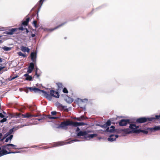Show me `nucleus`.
<instances>
[{
    "mask_svg": "<svg viewBox=\"0 0 160 160\" xmlns=\"http://www.w3.org/2000/svg\"><path fill=\"white\" fill-rule=\"evenodd\" d=\"M28 89L31 92L34 91L35 92H42L46 98L48 99H50L51 98V96H53L57 98H58L59 97V93L55 91L54 90H51L50 91V95L47 93V92L43 90H40L39 89L36 87H28Z\"/></svg>",
    "mask_w": 160,
    "mask_h": 160,
    "instance_id": "f257e3e1",
    "label": "nucleus"
},
{
    "mask_svg": "<svg viewBox=\"0 0 160 160\" xmlns=\"http://www.w3.org/2000/svg\"><path fill=\"white\" fill-rule=\"evenodd\" d=\"M129 128L130 129L128 128L124 129L122 131L124 132L126 134H129L132 133H135L133 131L135 130H137V129L139 128L138 126H137L135 124H130Z\"/></svg>",
    "mask_w": 160,
    "mask_h": 160,
    "instance_id": "f03ea898",
    "label": "nucleus"
},
{
    "mask_svg": "<svg viewBox=\"0 0 160 160\" xmlns=\"http://www.w3.org/2000/svg\"><path fill=\"white\" fill-rule=\"evenodd\" d=\"M152 118H146V117H142L138 118L136 121L137 123H141L146 122L147 121H152Z\"/></svg>",
    "mask_w": 160,
    "mask_h": 160,
    "instance_id": "7ed1b4c3",
    "label": "nucleus"
},
{
    "mask_svg": "<svg viewBox=\"0 0 160 160\" xmlns=\"http://www.w3.org/2000/svg\"><path fill=\"white\" fill-rule=\"evenodd\" d=\"M67 126H73V121L68 120L66 121L61 122L60 125V127L62 128Z\"/></svg>",
    "mask_w": 160,
    "mask_h": 160,
    "instance_id": "20e7f679",
    "label": "nucleus"
},
{
    "mask_svg": "<svg viewBox=\"0 0 160 160\" xmlns=\"http://www.w3.org/2000/svg\"><path fill=\"white\" fill-rule=\"evenodd\" d=\"M4 33L7 35H12L14 33L19 34H20V32H17V29H16V28H12L9 30L8 31L4 32Z\"/></svg>",
    "mask_w": 160,
    "mask_h": 160,
    "instance_id": "39448f33",
    "label": "nucleus"
},
{
    "mask_svg": "<svg viewBox=\"0 0 160 160\" xmlns=\"http://www.w3.org/2000/svg\"><path fill=\"white\" fill-rule=\"evenodd\" d=\"M57 114H58L59 115V117H52L50 115H48L47 117L48 118L50 119H58V118H59V117L61 116V113L60 112H57L55 111H52L51 112V114L52 115H56Z\"/></svg>",
    "mask_w": 160,
    "mask_h": 160,
    "instance_id": "423d86ee",
    "label": "nucleus"
},
{
    "mask_svg": "<svg viewBox=\"0 0 160 160\" xmlns=\"http://www.w3.org/2000/svg\"><path fill=\"white\" fill-rule=\"evenodd\" d=\"M16 152H8L6 150H4V149H2V148H0V157L8 154L14 153Z\"/></svg>",
    "mask_w": 160,
    "mask_h": 160,
    "instance_id": "0eeeda50",
    "label": "nucleus"
},
{
    "mask_svg": "<svg viewBox=\"0 0 160 160\" xmlns=\"http://www.w3.org/2000/svg\"><path fill=\"white\" fill-rule=\"evenodd\" d=\"M130 123V121L129 119H122L120 121L119 125L120 126H125Z\"/></svg>",
    "mask_w": 160,
    "mask_h": 160,
    "instance_id": "6e6552de",
    "label": "nucleus"
},
{
    "mask_svg": "<svg viewBox=\"0 0 160 160\" xmlns=\"http://www.w3.org/2000/svg\"><path fill=\"white\" fill-rule=\"evenodd\" d=\"M56 105L57 106L58 108L60 110H64V111L68 112V110L67 108H65V106H63L62 104L58 102H57L56 103Z\"/></svg>",
    "mask_w": 160,
    "mask_h": 160,
    "instance_id": "1a4fd4ad",
    "label": "nucleus"
},
{
    "mask_svg": "<svg viewBox=\"0 0 160 160\" xmlns=\"http://www.w3.org/2000/svg\"><path fill=\"white\" fill-rule=\"evenodd\" d=\"M22 116L24 118H30L32 117H37L39 116L38 115H32L29 113H27L25 114H22Z\"/></svg>",
    "mask_w": 160,
    "mask_h": 160,
    "instance_id": "9d476101",
    "label": "nucleus"
},
{
    "mask_svg": "<svg viewBox=\"0 0 160 160\" xmlns=\"http://www.w3.org/2000/svg\"><path fill=\"white\" fill-rule=\"evenodd\" d=\"M118 137V135H110L109 137L108 138V140L109 141L112 142L115 140Z\"/></svg>",
    "mask_w": 160,
    "mask_h": 160,
    "instance_id": "9b49d317",
    "label": "nucleus"
},
{
    "mask_svg": "<svg viewBox=\"0 0 160 160\" xmlns=\"http://www.w3.org/2000/svg\"><path fill=\"white\" fill-rule=\"evenodd\" d=\"M30 55L31 60L34 62H35L37 57L36 53L34 52H32L31 53Z\"/></svg>",
    "mask_w": 160,
    "mask_h": 160,
    "instance_id": "f8f14e48",
    "label": "nucleus"
},
{
    "mask_svg": "<svg viewBox=\"0 0 160 160\" xmlns=\"http://www.w3.org/2000/svg\"><path fill=\"white\" fill-rule=\"evenodd\" d=\"M12 146V148L13 149H18V148H16V147H17V146L15 145H13L12 144H6V145L4 146V147L6 148L7 150H8L10 151V149L11 148H9V147H9V146Z\"/></svg>",
    "mask_w": 160,
    "mask_h": 160,
    "instance_id": "ddd939ff",
    "label": "nucleus"
},
{
    "mask_svg": "<svg viewBox=\"0 0 160 160\" xmlns=\"http://www.w3.org/2000/svg\"><path fill=\"white\" fill-rule=\"evenodd\" d=\"M147 130L148 131H151V132L153 131H156L158 130H160V126H156L154 127L153 128H147Z\"/></svg>",
    "mask_w": 160,
    "mask_h": 160,
    "instance_id": "4468645a",
    "label": "nucleus"
},
{
    "mask_svg": "<svg viewBox=\"0 0 160 160\" xmlns=\"http://www.w3.org/2000/svg\"><path fill=\"white\" fill-rule=\"evenodd\" d=\"M87 124L83 122H73V126L77 127L80 126L85 125Z\"/></svg>",
    "mask_w": 160,
    "mask_h": 160,
    "instance_id": "2eb2a0df",
    "label": "nucleus"
},
{
    "mask_svg": "<svg viewBox=\"0 0 160 160\" xmlns=\"http://www.w3.org/2000/svg\"><path fill=\"white\" fill-rule=\"evenodd\" d=\"M21 50L22 52L28 53L29 52L30 50V49L28 48L23 46L21 47Z\"/></svg>",
    "mask_w": 160,
    "mask_h": 160,
    "instance_id": "dca6fc26",
    "label": "nucleus"
},
{
    "mask_svg": "<svg viewBox=\"0 0 160 160\" xmlns=\"http://www.w3.org/2000/svg\"><path fill=\"white\" fill-rule=\"evenodd\" d=\"M27 17V16L26 17V20L22 22V26H26L28 25L30 20V18L29 17Z\"/></svg>",
    "mask_w": 160,
    "mask_h": 160,
    "instance_id": "f3484780",
    "label": "nucleus"
},
{
    "mask_svg": "<svg viewBox=\"0 0 160 160\" xmlns=\"http://www.w3.org/2000/svg\"><path fill=\"white\" fill-rule=\"evenodd\" d=\"M16 130V129H15L14 128H13L10 129L9 130V131L5 134V137H7L8 136L11 135Z\"/></svg>",
    "mask_w": 160,
    "mask_h": 160,
    "instance_id": "a211bd4d",
    "label": "nucleus"
},
{
    "mask_svg": "<svg viewBox=\"0 0 160 160\" xmlns=\"http://www.w3.org/2000/svg\"><path fill=\"white\" fill-rule=\"evenodd\" d=\"M87 134V133L86 131H80L77 134V136L78 137L81 136H84Z\"/></svg>",
    "mask_w": 160,
    "mask_h": 160,
    "instance_id": "6ab92c4d",
    "label": "nucleus"
},
{
    "mask_svg": "<svg viewBox=\"0 0 160 160\" xmlns=\"http://www.w3.org/2000/svg\"><path fill=\"white\" fill-rule=\"evenodd\" d=\"M114 128L115 127L113 126H111L110 128H109L108 127L106 130V132H114Z\"/></svg>",
    "mask_w": 160,
    "mask_h": 160,
    "instance_id": "aec40b11",
    "label": "nucleus"
},
{
    "mask_svg": "<svg viewBox=\"0 0 160 160\" xmlns=\"http://www.w3.org/2000/svg\"><path fill=\"white\" fill-rule=\"evenodd\" d=\"M133 132H135V133H139L140 132H142L146 134H147L148 132L147 131L144 130H141L140 129L135 130Z\"/></svg>",
    "mask_w": 160,
    "mask_h": 160,
    "instance_id": "412c9836",
    "label": "nucleus"
},
{
    "mask_svg": "<svg viewBox=\"0 0 160 160\" xmlns=\"http://www.w3.org/2000/svg\"><path fill=\"white\" fill-rule=\"evenodd\" d=\"M56 84L58 87V90H61V89H62L63 85L62 83L58 82L56 83Z\"/></svg>",
    "mask_w": 160,
    "mask_h": 160,
    "instance_id": "4be33fe9",
    "label": "nucleus"
},
{
    "mask_svg": "<svg viewBox=\"0 0 160 160\" xmlns=\"http://www.w3.org/2000/svg\"><path fill=\"white\" fill-rule=\"evenodd\" d=\"M63 145V144L62 142H57L54 143L53 145L54 147H57L61 146Z\"/></svg>",
    "mask_w": 160,
    "mask_h": 160,
    "instance_id": "5701e85b",
    "label": "nucleus"
},
{
    "mask_svg": "<svg viewBox=\"0 0 160 160\" xmlns=\"http://www.w3.org/2000/svg\"><path fill=\"white\" fill-rule=\"evenodd\" d=\"M97 136V134H89L86 137V138H93L94 137H96Z\"/></svg>",
    "mask_w": 160,
    "mask_h": 160,
    "instance_id": "b1692460",
    "label": "nucleus"
},
{
    "mask_svg": "<svg viewBox=\"0 0 160 160\" xmlns=\"http://www.w3.org/2000/svg\"><path fill=\"white\" fill-rule=\"evenodd\" d=\"M28 108L30 109V111L32 112L35 111L36 109L35 106H28Z\"/></svg>",
    "mask_w": 160,
    "mask_h": 160,
    "instance_id": "393cba45",
    "label": "nucleus"
},
{
    "mask_svg": "<svg viewBox=\"0 0 160 160\" xmlns=\"http://www.w3.org/2000/svg\"><path fill=\"white\" fill-rule=\"evenodd\" d=\"M65 23V22L61 24L58 25V26L55 27L53 28L52 29L51 31H52L54 30H55V29H57L60 28V27H61Z\"/></svg>",
    "mask_w": 160,
    "mask_h": 160,
    "instance_id": "a878e982",
    "label": "nucleus"
},
{
    "mask_svg": "<svg viewBox=\"0 0 160 160\" xmlns=\"http://www.w3.org/2000/svg\"><path fill=\"white\" fill-rule=\"evenodd\" d=\"M23 26H22L21 24V26L20 27L18 28H16L17 29V32H20L19 30L22 31L25 28H24L22 27Z\"/></svg>",
    "mask_w": 160,
    "mask_h": 160,
    "instance_id": "bb28decb",
    "label": "nucleus"
},
{
    "mask_svg": "<svg viewBox=\"0 0 160 160\" xmlns=\"http://www.w3.org/2000/svg\"><path fill=\"white\" fill-rule=\"evenodd\" d=\"M38 68H36V69L35 71V75L37 76V78H39L41 75H40V73H38Z\"/></svg>",
    "mask_w": 160,
    "mask_h": 160,
    "instance_id": "cd10ccee",
    "label": "nucleus"
},
{
    "mask_svg": "<svg viewBox=\"0 0 160 160\" xmlns=\"http://www.w3.org/2000/svg\"><path fill=\"white\" fill-rule=\"evenodd\" d=\"M32 77L31 76L28 75L27 77L26 78V80L29 81H31L32 80Z\"/></svg>",
    "mask_w": 160,
    "mask_h": 160,
    "instance_id": "c85d7f7f",
    "label": "nucleus"
},
{
    "mask_svg": "<svg viewBox=\"0 0 160 160\" xmlns=\"http://www.w3.org/2000/svg\"><path fill=\"white\" fill-rule=\"evenodd\" d=\"M30 68L34 69V64L33 62H31L28 67Z\"/></svg>",
    "mask_w": 160,
    "mask_h": 160,
    "instance_id": "c756f323",
    "label": "nucleus"
},
{
    "mask_svg": "<svg viewBox=\"0 0 160 160\" xmlns=\"http://www.w3.org/2000/svg\"><path fill=\"white\" fill-rule=\"evenodd\" d=\"M2 48L5 51H8L11 50V48H10L6 46H5L3 48Z\"/></svg>",
    "mask_w": 160,
    "mask_h": 160,
    "instance_id": "7c9ffc66",
    "label": "nucleus"
},
{
    "mask_svg": "<svg viewBox=\"0 0 160 160\" xmlns=\"http://www.w3.org/2000/svg\"><path fill=\"white\" fill-rule=\"evenodd\" d=\"M62 92L64 93H68V91L66 88H64L62 90Z\"/></svg>",
    "mask_w": 160,
    "mask_h": 160,
    "instance_id": "2f4dec72",
    "label": "nucleus"
},
{
    "mask_svg": "<svg viewBox=\"0 0 160 160\" xmlns=\"http://www.w3.org/2000/svg\"><path fill=\"white\" fill-rule=\"evenodd\" d=\"M33 69L32 68H30L29 67H28V70L27 71V72H28V73H31L32 72Z\"/></svg>",
    "mask_w": 160,
    "mask_h": 160,
    "instance_id": "473e14b6",
    "label": "nucleus"
},
{
    "mask_svg": "<svg viewBox=\"0 0 160 160\" xmlns=\"http://www.w3.org/2000/svg\"><path fill=\"white\" fill-rule=\"evenodd\" d=\"M111 122L109 120L107 121V122L105 123L107 126L108 127L110 126L111 125Z\"/></svg>",
    "mask_w": 160,
    "mask_h": 160,
    "instance_id": "72a5a7b5",
    "label": "nucleus"
},
{
    "mask_svg": "<svg viewBox=\"0 0 160 160\" xmlns=\"http://www.w3.org/2000/svg\"><path fill=\"white\" fill-rule=\"evenodd\" d=\"M33 24L36 28H37L38 27L37 25V21H36L34 20L33 21Z\"/></svg>",
    "mask_w": 160,
    "mask_h": 160,
    "instance_id": "f704fd0d",
    "label": "nucleus"
},
{
    "mask_svg": "<svg viewBox=\"0 0 160 160\" xmlns=\"http://www.w3.org/2000/svg\"><path fill=\"white\" fill-rule=\"evenodd\" d=\"M101 127L102 128H107L108 127V126H107V125H106V124L105 123L103 125H101Z\"/></svg>",
    "mask_w": 160,
    "mask_h": 160,
    "instance_id": "c9c22d12",
    "label": "nucleus"
},
{
    "mask_svg": "<svg viewBox=\"0 0 160 160\" xmlns=\"http://www.w3.org/2000/svg\"><path fill=\"white\" fill-rule=\"evenodd\" d=\"M7 121V119L5 118H3L0 121V122L1 123Z\"/></svg>",
    "mask_w": 160,
    "mask_h": 160,
    "instance_id": "e433bc0d",
    "label": "nucleus"
},
{
    "mask_svg": "<svg viewBox=\"0 0 160 160\" xmlns=\"http://www.w3.org/2000/svg\"><path fill=\"white\" fill-rule=\"evenodd\" d=\"M80 118V119H81V120L85 119L86 118H87V117L85 118L84 116H82Z\"/></svg>",
    "mask_w": 160,
    "mask_h": 160,
    "instance_id": "4c0bfd02",
    "label": "nucleus"
},
{
    "mask_svg": "<svg viewBox=\"0 0 160 160\" xmlns=\"http://www.w3.org/2000/svg\"><path fill=\"white\" fill-rule=\"evenodd\" d=\"M13 137V135H10V136L8 138H9V140H11L12 138Z\"/></svg>",
    "mask_w": 160,
    "mask_h": 160,
    "instance_id": "58836bf2",
    "label": "nucleus"
},
{
    "mask_svg": "<svg viewBox=\"0 0 160 160\" xmlns=\"http://www.w3.org/2000/svg\"><path fill=\"white\" fill-rule=\"evenodd\" d=\"M74 119L78 120V121H81V119H80V118H74Z\"/></svg>",
    "mask_w": 160,
    "mask_h": 160,
    "instance_id": "ea45409f",
    "label": "nucleus"
},
{
    "mask_svg": "<svg viewBox=\"0 0 160 160\" xmlns=\"http://www.w3.org/2000/svg\"><path fill=\"white\" fill-rule=\"evenodd\" d=\"M23 53H22L21 52H18V55L19 56H22L23 55Z\"/></svg>",
    "mask_w": 160,
    "mask_h": 160,
    "instance_id": "a19ab883",
    "label": "nucleus"
},
{
    "mask_svg": "<svg viewBox=\"0 0 160 160\" xmlns=\"http://www.w3.org/2000/svg\"><path fill=\"white\" fill-rule=\"evenodd\" d=\"M45 118H42V117L41 118H37L36 119L38 120V121H40L41 120H42Z\"/></svg>",
    "mask_w": 160,
    "mask_h": 160,
    "instance_id": "79ce46f5",
    "label": "nucleus"
},
{
    "mask_svg": "<svg viewBox=\"0 0 160 160\" xmlns=\"http://www.w3.org/2000/svg\"><path fill=\"white\" fill-rule=\"evenodd\" d=\"M4 117V115L2 113H0V117L3 118Z\"/></svg>",
    "mask_w": 160,
    "mask_h": 160,
    "instance_id": "37998d69",
    "label": "nucleus"
},
{
    "mask_svg": "<svg viewBox=\"0 0 160 160\" xmlns=\"http://www.w3.org/2000/svg\"><path fill=\"white\" fill-rule=\"evenodd\" d=\"M28 90L29 89H28V88H27L25 90V91L27 93H28Z\"/></svg>",
    "mask_w": 160,
    "mask_h": 160,
    "instance_id": "c03bdc74",
    "label": "nucleus"
},
{
    "mask_svg": "<svg viewBox=\"0 0 160 160\" xmlns=\"http://www.w3.org/2000/svg\"><path fill=\"white\" fill-rule=\"evenodd\" d=\"M44 0H40L39 1V2H40V4H41V5H42Z\"/></svg>",
    "mask_w": 160,
    "mask_h": 160,
    "instance_id": "a18cd8bd",
    "label": "nucleus"
},
{
    "mask_svg": "<svg viewBox=\"0 0 160 160\" xmlns=\"http://www.w3.org/2000/svg\"><path fill=\"white\" fill-rule=\"evenodd\" d=\"M4 68V67H2L0 66V71H1Z\"/></svg>",
    "mask_w": 160,
    "mask_h": 160,
    "instance_id": "49530a36",
    "label": "nucleus"
},
{
    "mask_svg": "<svg viewBox=\"0 0 160 160\" xmlns=\"http://www.w3.org/2000/svg\"><path fill=\"white\" fill-rule=\"evenodd\" d=\"M40 148L41 149H46L47 148H47L45 147H41Z\"/></svg>",
    "mask_w": 160,
    "mask_h": 160,
    "instance_id": "de8ad7c7",
    "label": "nucleus"
},
{
    "mask_svg": "<svg viewBox=\"0 0 160 160\" xmlns=\"http://www.w3.org/2000/svg\"><path fill=\"white\" fill-rule=\"evenodd\" d=\"M80 128L78 127H77V129H76V132H78L79 131H80Z\"/></svg>",
    "mask_w": 160,
    "mask_h": 160,
    "instance_id": "09e8293b",
    "label": "nucleus"
},
{
    "mask_svg": "<svg viewBox=\"0 0 160 160\" xmlns=\"http://www.w3.org/2000/svg\"><path fill=\"white\" fill-rule=\"evenodd\" d=\"M28 75H28V73H26L24 75V76H25V77H28Z\"/></svg>",
    "mask_w": 160,
    "mask_h": 160,
    "instance_id": "8fccbe9b",
    "label": "nucleus"
},
{
    "mask_svg": "<svg viewBox=\"0 0 160 160\" xmlns=\"http://www.w3.org/2000/svg\"><path fill=\"white\" fill-rule=\"evenodd\" d=\"M31 36L33 38L35 36V34H31Z\"/></svg>",
    "mask_w": 160,
    "mask_h": 160,
    "instance_id": "3c124183",
    "label": "nucleus"
},
{
    "mask_svg": "<svg viewBox=\"0 0 160 160\" xmlns=\"http://www.w3.org/2000/svg\"><path fill=\"white\" fill-rule=\"evenodd\" d=\"M9 140V138H6V139L5 141V142H8V141Z\"/></svg>",
    "mask_w": 160,
    "mask_h": 160,
    "instance_id": "603ef678",
    "label": "nucleus"
},
{
    "mask_svg": "<svg viewBox=\"0 0 160 160\" xmlns=\"http://www.w3.org/2000/svg\"><path fill=\"white\" fill-rule=\"evenodd\" d=\"M24 29L26 30V32L27 33H28L29 32L27 28H25Z\"/></svg>",
    "mask_w": 160,
    "mask_h": 160,
    "instance_id": "864d4df0",
    "label": "nucleus"
},
{
    "mask_svg": "<svg viewBox=\"0 0 160 160\" xmlns=\"http://www.w3.org/2000/svg\"><path fill=\"white\" fill-rule=\"evenodd\" d=\"M22 56L24 58V57H27V55L26 54H23Z\"/></svg>",
    "mask_w": 160,
    "mask_h": 160,
    "instance_id": "5fc2aeb1",
    "label": "nucleus"
},
{
    "mask_svg": "<svg viewBox=\"0 0 160 160\" xmlns=\"http://www.w3.org/2000/svg\"><path fill=\"white\" fill-rule=\"evenodd\" d=\"M2 58L0 57V62H2Z\"/></svg>",
    "mask_w": 160,
    "mask_h": 160,
    "instance_id": "6e6d98bb",
    "label": "nucleus"
},
{
    "mask_svg": "<svg viewBox=\"0 0 160 160\" xmlns=\"http://www.w3.org/2000/svg\"><path fill=\"white\" fill-rule=\"evenodd\" d=\"M17 77H17H13L12 79V80H13L14 79H15Z\"/></svg>",
    "mask_w": 160,
    "mask_h": 160,
    "instance_id": "4d7b16f0",
    "label": "nucleus"
},
{
    "mask_svg": "<svg viewBox=\"0 0 160 160\" xmlns=\"http://www.w3.org/2000/svg\"><path fill=\"white\" fill-rule=\"evenodd\" d=\"M73 141H78V140L77 139H74L72 140Z\"/></svg>",
    "mask_w": 160,
    "mask_h": 160,
    "instance_id": "13d9d810",
    "label": "nucleus"
},
{
    "mask_svg": "<svg viewBox=\"0 0 160 160\" xmlns=\"http://www.w3.org/2000/svg\"><path fill=\"white\" fill-rule=\"evenodd\" d=\"M2 136V134L1 133H0V139L1 138V137Z\"/></svg>",
    "mask_w": 160,
    "mask_h": 160,
    "instance_id": "bf43d9fd",
    "label": "nucleus"
},
{
    "mask_svg": "<svg viewBox=\"0 0 160 160\" xmlns=\"http://www.w3.org/2000/svg\"><path fill=\"white\" fill-rule=\"evenodd\" d=\"M3 28H0V31H2L3 30Z\"/></svg>",
    "mask_w": 160,
    "mask_h": 160,
    "instance_id": "052dcab7",
    "label": "nucleus"
},
{
    "mask_svg": "<svg viewBox=\"0 0 160 160\" xmlns=\"http://www.w3.org/2000/svg\"><path fill=\"white\" fill-rule=\"evenodd\" d=\"M2 40H0V43H2Z\"/></svg>",
    "mask_w": 160,
    "mask_h": 160,
    "instance_id": "680f3d73",
    "label": "nucleus"
},
{
    "mask_svg": "<svg viewBox=\"0 0 160 160\" xmlns=\"http://www.w3.org/2000/svg\"><path fill=\"white\" fill-rule=\"evenodd\" d=\"M38 11L37 12V17H38Z\"/></svg>",
    "mask_w": 160,
    "mask_h": 160,
    "instance_id": "e2e57ef3",
    "label": "nucleus"
},
{
    "mask_svg": "<svg viewBox=\"0 0 160 160\" xmlns=\"http://www.w3.org/2000/svg\"><path fill=\"white\" fill-rule=\"evenodd\" d=\"M3 113H4V114H6V112H5L3 111V112H2Z\"/></svg>",
    "mask_w": 160,
    "mask_h": 160,
    "instance_id": "0e129e2a",
    "label": "nucleus"
},
{
    "mask_svg": "<svg viewBox=\"0 0 160 160\" xmlns=\"http://www.w3.org/2000/svg\"><path fill=\"white\" fill-rule=\"evenodd\" d=\"M2 37V36L0 35V38H1Z\"/></svg>",
    "mask_w": 160,
    "mask_h": 160,
    "instance_id": "69168bd1",
    "label": "nucleus"
},
{
    "mask_svg": "<svg viewBox=\"0 0 160 160\" xmlns=\"http://www.w3.org/2000/svg\"><path fill=\"white\" fill-rule=\"evenodd\" d=\"M5 137H4V138H3V139H4V138H5L6 137H5Z\"/></svg>",
    "mask_w": 160,
    "mask_h": 160,
    "instance_id": "338daca9",
    "label": "nucleus"
},
{
    "mask_svg": "<svg viewBox=\"0 0 160 160\" xmlns=\"http://www.w3.org/2000/svg\"><path fill=\"white\" fill-rule=\"evenodd\" d=\"M85 100H86V101H87V99H85Z\"/></svg>",
    "mask_w": 160,
    "mask_h": 160,
    "instance_id": "774afa93",
    "label": "nucleus"
}]
</instances>
